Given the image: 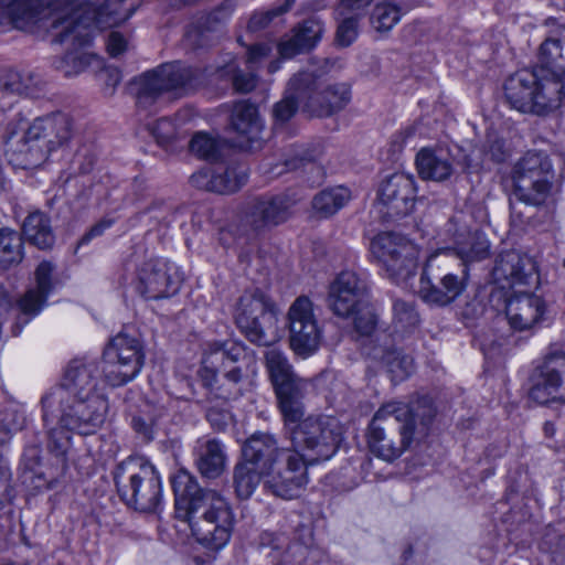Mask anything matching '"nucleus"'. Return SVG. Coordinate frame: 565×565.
I'll return each mask as SVG.
<instances>
[{
	"label": "nucleus",
	"instance_id": "412c9836",
	"mask_svg": "<svg viewBox=\"0 0 565 565\" xmlns=\"http://www.w3.org/2000/svg\"><path fill=\"white\" fill-rule=\"evenodd\" d=\"M99 365L93 360H73L63 379V383L51 388L42 399H52L54 404L67 402L71 397L103 394L98 390Z\"/></svg>",
	"mask_w": 565,
	"mask_h": 565
},
{
	"label": "nucleus",
	"instance_id": "f03ea898",
	"mask_svg": "<svg viewBox=\"0 0 565 565\" xmlns=\"http://www.w3.org/2000/svg\"><path fill=\"white\" fill-rule=\"evenodd\" d=\"M175 515L189 523L196 541L210 550H221L231 540L235 514L227 499L213 489H203L184 469L171 477Z\"/></svg>",
	"mask_w": 565,
	"mask_h": 565
},
{
	"label": "nucleus",
	"instance_id": "f3484780",
	"mask_svg": "<svg viewBox=\"0 0 565 565\" xmlns=\"http://www.w3.org/2000/svg\"><path fill=\"white\" fill-rule=\"evenodd\" d=\"M306 457L291 448L265 477V488L273 495L292 500L301 495L309 482Z\"/></svg>",
	"mask_w": 565,
	"mask_h": 565
},
{
	"label": "nucleus",
	"instance_id": "a18cd8bd",
	"mask_svg": "<svg viewBox=\"0 0 565 565\" xmlns=\"http://www.w3.org/2000/svg\"><path fill=\"white\" fill-rule=\"evenodd\" d=\"M402 14L399 4L385 0L373 8L370 23L376 32L387 33L399 22Z\"/></svg>",
	"mask_w": 565,
	"mask_h": 565
},
{
	"label": "nucleus",
	"instance_id": "6e6d98bb",
	"mask_svg": "<svg viewBox=\"0 0 565 565\" xmlns=\"http://www.w3.org/2000/svg\"><path fill=\"white\" fill-rule=\"evenodd\" d=\"M354 313H356L354 319L355 331L362 337L371 338L364 345V351L366 352V347H369L371 341L376 339V334L382 331L376 330L377 318L371 308L363 306L355 310Z\"/></svg>",
	"mask_w": 565,
	"mask_h": 565
},
{
	"label": "nucleus",
	"instance_id": "69168bd1",
	"mask_svg": "<svg viewBox=\"0 0 565 565\" xmlns=\"http://www.w3.org/2000/svg\"><path fill=\"white\" fill-rule=\"evenodd\" d=\"M11 472L7 466V463L0 457V510L4 507L6 503L12 500L11 493Z\"/></svg>",
	"mask_w": 565,
	"mask_h": 565
},
{
	"label": "nucleus",
	"instance_id": "5fc2aeb1",
	"mask_svg": "<svg viewBox=\"0 0 565 565\" xmlns=\"http://www.w3.org/2000/svg\"><path fill=\"white\" fill-rule=\"evenodd\" d=\"M190 150L198 157L216 161L221 154L220 142L205 132H198L190 141Z\"/></svg>",
	"mask_w": 565,
	"mask_h": 565
},
{
	"label": "nucleus",
	"instance_id": "5701e85b",
	"mask_svg": "<svg viewBox=\"0 0 565 565\" xmlns=\"http://www.w3.org/2000/svg\"><path fill=\"white\" fill-rule=\"evenodd\" d=\"M366 294V282L356 273L345 270L330 285L328 305L334 315L345 318L365 306Z\"/></svg>",
	"mask_w": 565,
	"mask_h": 565
},
{
	"label": "nucleus",
	"instance_id": "20e7f679",
	"mask_svg": "<svg viewBox=\"0 0 565 565\" xmlns=\"http://www.w3.org/2000/svg\"><path fill=\"white\" fill-rule=\"evenodd\" d=\"M42 419L46 428V448L55 456L57 466L63 468L71 448V431L79 435L97 433L106 422L109 411L105 394L74 396L61 404L41 399Z\"/></svg>",
	"mask_w": 565,
	"mask_h": 565
},
{
	"label": "nucleus",
	"instance_id": "c9c22d12",
	"mask_svg": "<svg viewBox=\"0 0 565 565\" xmlns=\"http://www.w3.org/2000/svg\"><path fill=\"white\" fill-rule=\"evenodd\" d=\"M416 167L423 180L443 182L454 172L449 153L443 149L423 148L416 156Z\"/></svg>",
	"mask_w": 565,
	"mask_h": 565
},
{
	"label": "nucleus",
	"instance_id": "2eb2a0df",
	"mask_svg": "<svg viewBox=\"0 0 565 565\" xmlns=\"http://www.w3.org/2000/svg\"><path fill=\"white\" fill-rule=\"evenodd\" d=\"M529 397L539 404L565 403V352H548L529 376Z\"/></svg>",
	"mask_w": 565,
	"mask_h": 565
},
{
	"label": "nucleus",
	"instance_id": "e2e57ef3",
	"mask_svg": "<svg viewBox=\"0 0 565 565\" xmlns=\"http://www.w3.org/2000/svg\"><path fill=\"white\" fill-rule=\"evenodd\" d=\"M359 33L356 17H349L341 21L337 30V42L341 46H349L355 41Z\"/></svg>",
	"mask_w": 565,
	"mask_h": 565
},
{
	"label": "nucleus",
	"instance_id": "79ce46f5",
	"mask_svg": "<svg viewBox=\"0 0 565 565\" xmlns=\"http://www.w3.org/2000/svg\"><path fill=\"white\" fill-rule=\"evenodd\" d=\"M350 198V191L344 186L326 189L315 195L312 207L321 217H329L342 209Z\"/></svg>",
	"mask_w": 565,
	"mask_h": 565
},
{
	"label": "nucleus",
	"instance_id": "49530a36",
	"mask_svg": "<svg viewBox=\"0 0 565 565\" xmlns=\"http://www.w3.org/2000/svg\"><path fill=\"white\" fill-rule=\"evenodd\" d=\"M47 451L53 456L54 462L51 465V468L43 470L41 469V449L38 445L28 446L23 452V462L26 469L30 471H34V473L39 478H43L51 483L55 480L66 468V463L63 468L57 466V461L55 456L47 449Z\"/></svg>",
	"mask_w": 565,
	"mask_h": 565
},
{
	"label": "nucleus",
	"instance_id": "0eeeda50",
	"mask_svg": "<svg viewBox=\"0 0 565 565\" xmlns=\"http://www.w3.org/2000/svg\"><path fill=\"white\" fill-rule=\"evenodd\" d=\"M114 481L121 501L139 512H156L162 504V483L156 467L143 457L117 465Z\"/></svg>",
	"mask_w": 565,
	"mask_h": 565
},
{
	"label": "nucleus",
	"instance_id": "3c124183",
	"mask_svg": "<svg viewBox=\"0 0 565 565\" xmlns=\"http://www.w3.org/2000/svg\"><path fill=\"white\" fill-rule=\"evenodd\" d=\"M25 125L26 118L21 113H14L8 118V121L4 126V132L2 138L7 146L6 153L9 157L10 162H12L13 164H15V161L13 159H17L19 157L21 160L22 156L18 153L13 156V153L9 152V150L11 147L13 149H23L22 145L24 142V135L22 136L21 140H19L15 145L13 143V138L21 130L25 132Z\"/></svg>",
	"mask_w": 565,
	"mask_h": 565
},
{
	"label": "nucleus",
	"instance_id": "39448f33",
	"mask_svg": "<svg viewBox=\"0 0 565 565\" xmlns=\"http://www.w3.org/2000/svg\"><path fill=\"white\" fill-rule=\"evenodd\" d=\"M255 366V354L244 343L215 341L207 344L199 374L204 386L231 399L242 395L243 384Z\"/></svg>",
	"mask_w": 565,
	"mask_h": 565
},
{
	"label": "nucleus",
	"instance_id": "de8ad7c7",
	"mask_svg": "<svg viewBox=\"0 0 565 565\" xmlns=\"http://www.w3.org/2000/svg\"><path fill=\"white\" fill-rule=\"evenodd\" d=\"M11 82H14L15 92L18 95H23L25 97L38 98L44 92L46 87L45 81L38 74L28 72V73H19V72H7Z\"/></svg>",
	"mask_w": 565,
	"mask_h": 565
},
{
	"label": "nucleus",
	"instance_id": "680f3d73",
	"mask_svg": "<svg viewBox=\"0 0 565 565\" xmlns=\"http://www.w3.org/2000/svg\"><path fill=\"white\" fill-rule=\"evenodd\" d=\"M483 152L484 156L489 157V159L493 162H502L509 156L504 140L499 138L495 134H489L487 136V140L483 146Z\"/></svg>",
	"mask_w": 565,
	"mask_h": 565
},
{
	"label": "nucleus",
	"instance_id": "58836bf2",
	"mask_svg": "<svg viewBox=\"0 0 565 565\" xmlns=\"http://www.w3.org/2000/svg\"><path fill=\"white\" fill-rule=\"evenodd\" d=\"M22 232L26 241L40 249H49L55 243L50 217L43 212L30 213L23 222Z\"/></svg>",
	"mask_w": 565,
	"mask_h": 565
},
{
	"label": "nucleus",
	"instance_id": "4be33fe9",
	"mask_svg": "<svg viewBox=\"0 0 565 565\" xmlns=\"http://www.w3.org/2000/svg\"><path fill=\"white\" fill-rule=\"evenodd\" d=\"M416 188L414 177L397 172L385 180L379 189L381 212L390 218L409 214L415 204Z\"/></svg>",
	"mask_w": 565,
	"mask_h": 565
},
{
	"label": "nucleus",
	"instance_id": "473e14b6",
	"mask_svg": "<svg viewBox=\"0 0 565 565\" xmlns=\"http://www.w3.org/2000/svg\"><path fill=\"white\" fill-rule=\"evenodd\" d=\"M237 0H223L218 7L201 18L196 26L188 32V39L198 46L209 45L222 25L228 21L236 8Z\"/></svg>",
	"mask_w": 565,
	"mask_h": 565
},
{
	"label": "nucleus",
	"instance_id": "09e8293b",
	"mask_svg": "<svg viewBox=\"0 0 565 565\" xmlns=\"http://www.w3.org/2000/svg\"><path fill=\"white\" fill-rule=\"evenodd\" d=\"M25 425V415L18 405H9L0 412V447L7 445L12 435Z\"/></svg>",
	"mask_w": 565,
	"mask_h": 565
},
{
	"label": "nucleus",
	"instance_id": "bb28decb",
	"mask_svg": "<svg viewBox=\"0 0 565 565\" xmlns=\"http://www.w3.org/2000/svg\"><path fill=\"white\" fill-rule=\"evenodd\" d=\"M366 355L381 362L393 381H403L414 371L413 358L397 350L392 335L386 332L376 334V339L366 347Z\"/></svg>",
	"mask_w": 565,
	"mask_h": 565
},
{
	"label": "nucleus",
	"instance_id": "c03bdc74",
	"mask_svg": "<svg viewBox=\"0 0 565 565\" xmlns=\"http://www.w3.org/2000/svg\"><path fill=\"white\" fill-rule=\"evenodd\" d=\"M265 363L273 386L299 377L285 353L278 349H269L265 353Z\"/></svg>",
	"mask_w": 565,
	"mask_h": 565
},
{
	"label": "nucleus",
	"instance_id": "4c0bfd02",
	"mask_svg": "<svg viewBox=\"0 0 565 565\" xmlns=\"http://www.w3.org/2000/svg\"><path fill=\"white\" fill-rule=\"evenodd\" d=\"M231 126L237 134L245 136L250 141L258 138L264 127L257 107L246 100L234 105Z\"/></svg>",
	"mask_w": 565,
	"mask_h": 565
},
{
	"label": "nucleus",
	"instance_id": "1a4fd4ad",
	"mask_svg": "<svg viewBox=\"0 0 565 565\" xmlns=\"http://www.w3.org/2000/svg\"><path fill=\"white\" fill-rule=\"evenodd\" d=\"M234 320L245 338L257 345H271L280 338L278 310L263 291H245L234 309Z\"/></svg>",
	"mask_w": 565,
	"mask_h": 565
},
{
	"label": "nucleus",
	"instance_id": "4468645a",
	"mask_svg": "<svg viewBox=\"0 0 565 565\" xmlns=\"http://www.w3.org/2000/svg\"><path fill=\"white\" fill-rule=\"evenodd\" d=\"M370 250L392 279L406 280L415 275L419 252L416 245L403 235L380 233L372 239Z\"/></svg>",
	"mask_w": 565,
	"mask_h": 565
},
{
	"label": "nucleus",
	"instance_id": "c85d7f7f",
	"mask_svg": "<svg viewBox=\"0 0 565 565\" xmlns=\"http://www.w3.org/2000/svg\"><path fill=\"white\" fill-rule=\"evenodd\" d=\"M54 266L50 262H42L35 270L36 287L29 289L19 300L18 306L21 317L18 318L13 334L21 332L22 326L35 317L45 305L46 298L53 289L52 275Z\"/></svg>",
	"mask_w": 565,
	"mask_h": 565
},
{
	"label": "nucleus",
	"instance_id": "ddd939ff",
	"mask_svg": "<svg viewBox=\"0 0 565 565\" xmlns=\"http://www.w3.org/2000/svg\"><path fill=\"white\" fill-rule=\"evenodd\" d=\"M145 363L141 341L126 332L110 339L103 353V376L113 387L122 386L138 376Z\"/></svg>",
	"mask_w": 565,
	"mask_h": 565
},
{
	"label": "nucleus",
	"instance_id": "9d476101",
	"mask_svg": "<svg viewBox=\"0 0 565 565\" xmlns=\"http://www.w3.org/2000/svg\"><path fill=\"white\" fill-rule=\"evenodd\" d=\"M73 120L70 115L56 111L45 116L35 118L26 128L24 132L23 149L10 148L9 152L21 154L22 159L18 157L13 159L15 166L21 168H32L41 164L46 153L41 146L32 145L43 140L46 151H52L58 147L64 146L72 137Z\"/></svg>",
	"mask_w": 565,
	"mask_h": 565
},
{
	"label": "nucleus",
	"instance_id": "6e6552de",
	"mask_svg": "<svg viewBox=\"0 0 565 565\" xmlns=\"http://www.w3.org/2000/svg\"><path fill=\"white\" fill-rule=\"evenodd\" d=\"M284 430L290 441V448L306 457L310 465L330 459L341 443L338 420L331 417L309 416L287 426Z\"/></svg>",
	"mask_w": 565,
	"mask_h": 565
},
{
	"label": "nucleus",
	"instance_id": "7c9ffc66",
	"mask_svg": "<svg viewBox=\"0 0 565 565\" xmlns=\"http://www.w3.org/2000/svg\"><path fill=\"white\" fill-rule=\"evenodd\" d=\"M351 99L350 87L347 84H333L318 90V77L313 89L308 93L306 110L317 117H329L343 109Z\"/></svg>",
	"mask_w": 565,
	"mask_h": 565
},
{
	"label": "nucleus",
	"instance_id": "9b49d317",
	"mask_svg": "<svg viewBox=\"0 0 565 565\" xmlns=\"http://www.w3.org/2000/svg\"><path fill=\"white\" fill-rule=\"evenodd\" d=\"M553 180V164L545 152H526L512 170L515 198L535 207L546 205L552 194Z\"/></svg>",
	"mask_w": 565,
	"mask_h": 565
},
{
	"label": "nucleus",
	"instance_id": "72a5a7b5",
	"mask_svg": "<svg viewBox=\"0 0 565 565\" xmlns=\"http://www.w3.org/2000/svg\"><path fill=\"white\" fill-rule=\"evenodd\" d=\"M194 454L196 469L203 478L213 480L225 471L227 455L221 440H199Z\"/></svg>",
	"mask_w": 565,
	"mask_h": 565
},
{
	"label": "nucleus",
	"instance_id": "393cba45",
	"mask_svg": "<svg viewBox=\"0 0 565 565\" xmlns=\"http://www.w3.org/2000/svg\"><path fill=\"white\" fill-rule=\"evenodd\" d=\"M548 306L544 298L533 292H515L507 302L509 324L518 331L531 330L547 320Z\"/></svg>",
	"mask_w": 565,
	"mask_h": 565
},
{
	"label": "nucleus",
	"instance_id": "a19ab883",
	"mask_svg": "<svg viewBox=\"0 0 565 565\" xmlns=\"http://www.w3.org/2000/svg\"><path fill=\"white\" fill-rule=\"evenodd\" d=\"M263 471L259 468L243 460L234 467L233 483L236 495L246 500L252 497L260 483Z\"/></svg>",
	"mask_w": 565,
	"mask_h": 565
},
{
	"label": "nucleus",
	"instance_id": "338daca9",
	"mask_svg": "<svg viewBox=\"0 0 565 565\" xmlns=\"http://www.w3.org/2000/svg\"><path fill=\"white\" fill-rule=\"evenodd\" d=\"M306 555L307 547L299 544L292 545L285 552L278 565H305Z\"/></svg>",
	"mask_w": 565,
	"mask_h": 565
},
{
	"label": "nucleus",
	"instance_id": "ea45409f",
	"mask_svg": "<svg viewBox=\"0 0 565 565\" xmlns=\"http://www.w3.org/2000/svg\"><path fill=\"white\" fill-rule=\"evenodd\" d=\"M134 0H108L96 10L94 31L105 25L113 26L128 20L135 12Z\"/></svg>",
	"mask_w": 565,
	"mask_h": 565
},
{
	"label": "nucleus",
	"instance_id": "a211bd4d",
	"mask_svg": "<svg viewBox=\"0 0 565 565\" xmlns=\"http://www.w3.org/2000/svg\"><path fill=\"white\" fill-rule=\"evenodd\" d=\"M194 71L179 62L167 63L145 73L139 79L137 102L147 105L168 92H186L193 87Z\"/></svg>",
	"mask_w": 565,
	"mask_h": 565
},
{
	"label": "nucleus",
	"instance_id": "cd10ccee",
	"mask_svg": "<svg viewBox=\"0 0 565 565\" xmlns=\"http://www.w3.org/2000/svg\"><path fill=\"white\" fill-rule=\"evenodd\" d=\"M290 447H279L275 435L256 431L250 435L242 447L243 460L257 467L266 475L275 468L279 460L288 452Z\"/></svg>",
	"mask_w": 565,
	"mask_h": 565
},
{
	"label": "nucleus",
	"instance_id": "6ab92c4d",
	"mask_svg": "<svg viewBox=\"0 0 565 565\" xmlns=\"http://www.w3.org/2000/svg\"><path fill=\"white\" fill-rule=\"evenodd\" d=\"M295 204L296 200L288 194L257 198L246 205L242 226L249 236L257 237L285 223Z\"/></svg>",
	"mask_w": 565,
	"mask_h": 565
},
{
	"label": "nucleus",
	"instance_id": "13d9d810",
	"mask_svg": "<svg viewBox=\"0 0 565 565\" xmlns=\"http://www.w3.org/2000/svg\"><path fill=\"white\" fill-rule=\"evenodd\" d=\"M14 87V82H11L8 74L0 75V121L7 118V113L11 110L15 96L18 93Z\"/></svg>",
	"mask_w": 565,
	"mask_h": 565
},
{
	"label": "nucleus",
	"instance_id": "b1692460",
	"mask_svg": "<svg viewBox=\"0 0 565 565\" xmlns=\"http://www.w3.org/2000/svg\"><path fill=\"white\" fill-rule=\"evenodd\" d=\"M492 277L502 288L530 285L537 280L536 262L521 252H502L495 258Z\"/></svg>",
	"mask_w": 565,
	"mask_h": 565
},
{
	"label": "nucleus",
	"instance_id": "603ef678",
	"mask_svg": "<svg viewBox=\"0 0 565 565\" xmlns=\"http://www.w3.org/2000/svg\"><path fill=\"white\" fill-rule=\"evenodd\" d=\"M393 311L396 331L407 332L419 323V315L414 302L397 299L394 301Z\"/></svg>",
	"mask_w": 565,
	"mask_h": 565
},
{
	"label": "nucleus",
	"instance_id": "774afa93",
	"mask_svg": "<svg viewBox=\"0 0 565 565\" xmlns=\"http://www.w3.org/2000/svg\"><path fill=\"white\" fill-rule=\"evenodd\" d=\"M73 164L77 172L86 174L93 170L95 157L87 149H81L75 153Z\"/></svg>",
	"mask_w": 565,
	"mask_h": 565
},
{
	"label": "nucleus",
	"instance_id": "dca6fc26",
	"mask_svg": "<svg viewBox=\"0 0 565 565\" xmlns=\"http://www.w3.org/2000/svg\"><path fill=\"white\" fill-rule=\"evenodd\" d=\"M287 326L291 350L299 356L313 354L321 341V329L313 312L312 301L300 296L288 309Z\"/></svg>",
	"mask_w": 565,
	"mask_h": 565
},
{
	"label": "nucleus",
	"instance_id": "4d7b16f0",
	"mask_svg": "<svg viewBox=\"0 0 565 565\" xmlns=\"http://www.w3.org/2000/svg\"><path fill=\"white\" fill-rule=\"evenodd\" d=\"M221 76L231 75L235 90L246 94L256 87L257 78L252 73H244L237 68L235 63H228L217 70Z\"/></svg>",
	"mask_w": 565,
	"mask_h": 565
},
{
	"label": "nucleus",
	"instance_id": "f8f14e48",
	"mask_svg": "<svg viewBox=\"0 0 565 565\" xmlns=\"http://www.w3.org/2000/svg\"><path fill=\"white\" fill-rule=\"evenodd\" d=\"M448 253L433 254L426 262L422 277L419 295L431 306L445 307L457 300L466 290L469 278L468 267L459 273L446 271Z\"/></svg>",
	"mask_w": 565,
	"mask_h": 565
},
{
	"label": "nucleus",
	"instance_id": "423d86ee",
	"mask_svg": "<svg viewBox=\"0 0 565 565\" xmlns=\"http://www.w3.org/2000/svg\"><path fill=\"white\" fill-rule=\"evenodd\" d=\"M561 74L544 68H522L504 83V94L512 108L521 113L546 115L558 109L565 98Z\"/></svg>",
	"mask_w": 565,
	"mask_h": 565
},
{
	"label": "nucleus",
	"instance_id": "052dcab7",
	"mask_svg": "<svg viewBox=\"0 0 565 565\" xmlns=\"http://www.w3.org/2000/svg\"><path fill=\"white\" fill-rule=\"evenodd\" d=\"M322 153V147L320 145H292V158L285 161L287 168H296L295 159L299 161H313L319 158Z\"/></svg>",
	"mask_w": 565,
	"mask_h": 565
},
{
	"label": "nucleus",
	"instance_id": "2f4dec72",
	"mask_svg": "<svg viewBox=\"0 0 565 565\" xmlns=\"http://www.w3.org/2000/svg\"><path fill=\"white\" fill-rule=\"evenodd\" d=\"M306 388L307 382L301 377L274 386L278 407L284 419V428L303 418Z\"/></svg>",
	"mask_w": 565,
	"mask_h": 565
},
{
	"label": "nucleus",
	"instance_id": "37998d69",
	"mask_svg": "<svg viewBox=\"0 0 565 565\" xmlns=\"http://www.w3.org/2000/svg\"><path fill=\"white\" fill-rule=\"evenodd\" d=\"M23 259L21 235L8 227L0 228V268L7 269Z\"/></svg>",
	"mask_w": 565,
	"mask_h": 565
},
{
	"label": "nucleus",
	"instance_id": "e433bc0d",
	"mask_svg": "<svg viewBox=\"0 0 565 565\" xmlns=\"http://www.w3.org/2000/svg\"><path fill=\"white\" fill-rule=\"evenodd\" d=\"M454 252L463 263L468 264L481 262L490 255V243L487 236L479 231L459 232L454 238Z\"/></svg>",
	"mask_w": 565,
	"mask_h": 565
},
{
	"label": "nucleus",
	"instance_id": "8fccbe9b",
	"mask_svg": "<svg viewBox=\"0 0 565 565\" xmlns=\"http://www.w3.org/2000/svg\"><path fill=\"white\" fill-rule=\"evenodd\" d=\"M95 58L96 55L87 51H71L55 61L54 66L65 76H75L84 72Z\"/></svg>",
	"mask_w": 565,
	"mask_h": 565
},
{
	"label": "nucleus",
	"instance_id": "bf43d9fd",
	"mask_svg": "<svg viewBox=\"0 0 565 565\" xmlns=\"http://www.w3.org/2000/svg\"><path fill=\"white\" fill-rule=\"evenodd\" d=\"M152 136L161 146L170 143L177 137L174 122L167 117L158 119L150 128Z\"/></svg>",
	"mask_w": 565,
	"mask_h": 565
},
{
	"label": "nucleus",
	"instance_id": "f257e3e1",
	"mask_svg": "<svg viewBox=\"0 0 565 565\" xmlns=\"http://www.w3.org/2000/svg\"><path fill=\"white\" fill-rule=\"evenodd\" d=\"M97 3V0H0V6H7L0 19L20 30L39 24L49 32L52 43L83 49L93 39Z\"/></svg>",
	"mask_w": 565,
	"mask_h": 565
},
{
	"label": "nucleus",
	"instance_id": "f704fd0d",
	"mask_svg": "<svg viewBox=\"0 0 565 565\" xmlns=\"http://www.w3.org/2000/svg\"><path fill=\"white\" fill-rule=\"evenodd\" d=\"M323 26L317 19H307L295 30L294 35L278 45L279 54L284 58H291L297 54L311 50L321 38Z\"/></svg>",
	"mask_w": 565,
	"mask_h": 565
},
{
	"label": "nucleus",
	"instance_id": "0e129e2a",
	"mask_svg": "<svg viewBox=\"0 0 565 565\" xmlns=\"http://www.w3.org/2000/svg\"><path fill=\"white\" fill-rule=\"evenodd\" d=\"M206 419L213 429L223 431L230 425L232 416L228 411L213 406L207 409Z\"/></svg>",
	"mask_w": 565,
	"mask_h": 565
},
{
	"label": "nucleus",
	"instance_id": "aec40b11",
	"mask_svg": "<svg viewBox=\"0 0 565 565\" xmlns=\"http://www.w3.org/2000/svg\"><path fill=\"white\" fill-rule=\"evenodd\" d=\"M182 275L177 266L164 258H152L137 269L136 290L146 299L158 300L175 295Z\"/></svg>",
	"mask_w": 565,
	"mask_h": 565
},
{
	"label": "nucleus",
	"instance_id": "7ed1b4c3",
	"mask_svg": "<svg viewBox=\"0 0 565 565\" xmlns=\"http://www.w3.org/2000/svg\"><path fill=\"white\" fill-rule=\"evenodd\" d=\"M435 415L436 409L428 397H420L409 404H384L374 414L367 428L370 451L384 461H394L411 446L415 435H426Z\"/></svg>",
	"mask_w": 565,
	"mask_h": 565
},
{
	"label": "nucleus",
	"instance_id": "c756f323",
	"mask_svg": "<svg viewBox=\"0 0 565 565\" xmlns=\"http://www.w3.org/2000/svg\"><path fill=\"white\" fill-rule=\"evenodd\" d=\"M316 84V75L312 72H299L288 83L285 97L273 107L275 129L282 127L289 121L300 104L306 109L307 95Z\"/></svg>",
	"mask_w": 565,
	"mask_h": 565
},
{
	"label": "nucleus",
	"instance_id": "864d4df0",
	"mask_svg": "<svg viewBox=\"0 0 565 565\" xmlns=\"http://www.w3.org/2000/svg\"><path fill=\"white\" fill-rule=\"evenodd\" d=\"M563 55V47L559 40L546 39L540 46L539 64L533 68H544L546 73L561 74L556 68V62Z\"/></svg>",
	"mask_w": 565,
	"mask_h": 565
},
{
	"label": "nucleus",
	"instance_id": "a878e982",
	"mask_svg": "<svg viewBox=\"0 0 565 565\" xmlns=\"http://www.w3.org/2000/svg\"><path fill=\"white\" fill-rule=\"evenodd\" d=\"M247 169L242 164L205 168L190 178L193 186L220 194L238 191L247 182Z\"/></svg>",
	"mask_w": 565,
	"mask_h": 565
}]
</instances>
